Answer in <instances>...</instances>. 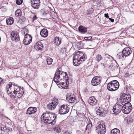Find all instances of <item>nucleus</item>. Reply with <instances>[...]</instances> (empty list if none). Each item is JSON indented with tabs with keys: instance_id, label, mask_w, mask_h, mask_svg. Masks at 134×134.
Listing matches in <instances>:
<instances>
[{
	"instance_id": "obj_1",
	"label": "nucleus",
	"mask_w": 134,
	"mask_h": 134,
	"mask_svg": "<svg viewBox=\"0 0 134 134\" xmlns=\"http://www.w3.org/2000/svg\"><path fill=\"white\" fill-rule=\"evenodd\" d=\"M20 87L15 85L14 83L10 82L7 85L6 90L10 97L19 98L23 95L22 93L19 92Z\"/></svg>"
},
{
	"instance_id": "obj_2",
	"label": "nucleus",
	"mask_w": 134,
	"mask_h": 134,
	"mask_svg": "<svg viewBox=\"0 0 134 134\" xmlns=\"http://www.w3.org/2000/svg\"><path fill=\"white\" fill-rule=\"evenodd\" d=\"M56 116L51 113H44L41 116V118L44 121L45 123L54 125L56 122Z\"/></svg>"
},
{
	"instance_id": "obj_3",
	"label": "nucleus",
	"mask_w": 134,
	"mask_h": 134,
	"mask_svg": "<svg viewBox=\"0 0 134 134\" xmlns=\"http://www.w3.org/2000/svg\"><path fill=\"white\" fill-rule=\"evenodd\" d=\"M86 55L81 52L79 51L75 54L73 58V63L75 66H77L81 62L84 61L87 59Z\"/></svg>"
},
{
	"instance_id": "obj_4",
	"label": "nucleus",
	"mask_w": 134,
	"mask_h": 134,
	"mask_svg": "<svg viewBox=\"0 0 134 134\" xmlns=\"http://www.w3.org/2000/svg\"><path fill=\"white\" fill-rule=\"evenodd\" d=\"M68 77L66 72L62 71L57 70L55 74L54 78V81L57 84L60 82Z\"/></svg>"
},
{
	"instance_id": "obj_5",
	"label": "nucleus",
	"mask_w": 134,
	"mask_h": 134,
	"mask_svg": "<svg viewBox=\"0 0 134 134\" xmlns=\"http://www.w3.org/2000/svg\"><path fill=\"white\" fill-rule=\"evenodd\" d=\"M119 84L116 80L111 81L107 85V88L109 91H113L117 90L119 88Z\"/></svg>"
},
{
	"instance_id": "obj_6",
	"label": "nucleus",
	"mask_w": 134,
	"mask_h": 134,
	"mask_svg": "<svg viewBox=\"0 0 134 134\" xmlns=\"http://www.w3.org/2000/svg\"><path fill=\"white\" fill-rule=\"evenodd\" d=\"M132 108L130 103L127 102L122 105V110L124 114H128L131 111Z\"/></svg>"
},
{
	"instance_id": "obj_7",
	"label": "nucleus",
	"mask_w": 134,
	"mask_h": 134,
	"mask_svg": "<svg viewBox=\"0 0 134 134\" xmlns=\"http://www.w3.org/2000/svg\"><path fill=\"white\" fill-rule=\"evenodd\" d=\"M106 130L105 125L103 124L100 123L96 127V131L98 134H103L105 132Z\"/></svg>"
},
{
	"instance_id": "obj_8",
	"label": "nucleus",
	"mask_w": 134,
	"mask_h": 134,
	"mask_svg": "<svg viewBox=\"0 0 134 134\" xmlns=\"http://www.w3.org/2000/svg\"><path fill=\"white\" fill-rule=\"evenodd\" d=\"M69 109L68 105L63 104L59 108V113L61 114H64L67 113L69 111Z\"/></svg>"
},
{
	"instance_id": "obj_9",
	"label": "nucleus",
	"mask_w": 134,
	"mask_h": 134,
	"mask_svg": "<svg viewBox=\"0 0 134 134\" xmlns=\"http://www.w3.org/2000/svg\"><path fill=\"white\" fill-rule=\"evenodd\" d=\"M10 38L13 41H19V36L18 33L15 31H12L10 34Z\"/></svg>"
},
{
	"instance_id": "obj_10",
	"label": "nucleus",
	"mask_w": 134,
	"mask_h": 134,
	"mask_svg": "<svg viewBox=\"0 0 134 134\" xmlns=\"http://www.w3.org/2000/svg\"><path fill=\"white\" fill-rule=\"evenodd\" d=\"M96 113L97 115L100 116H103L107 113V111L105 110L101 107H97L96 108Z\"/></svg>"
},
{
	"instance_id": "obj_11",
	"label": "nucleus",
	"mask_w": 134,
	"mask_h": 134,
	"mask_svg": "<svg viewBox=\"0 0 134 134\" xmlns=\"http://www.w3.org/2000/svg\"><path fill=\"white\" fill-rule=\"evenodd\" d=\"M122 106L120 104H116L113 109V112L116 113H119L122 110Z\"/></svg>"
},
{
	"instance_id": "obj_12",
	"label": "nucleus",
	"mask_w": 134,
	"mask_h": 134,
	"mask_svg": "<svg viewBox=\"0 0 134 134\" xmlns=\"http://www.w3.org/2000/svg\"><path fill=\"white\" fill-rule=\"evenodd\" d=\"M32 40V37L28 34H26L25 35L24 38L23 42L25 44L28 45L31 42Z\"/></svg>"
},
{
	"instance_id": "obj_13",
	"label": "nucleus",
	"mask_w": 134,
	"mask_h": 134,
	"mask_svg": "<svg viewBox=\"0 0 134 134\" xmlns=\"http://www.w3.org/2000/svg\"><path fill=\"white\" fill-rule=\"evenodd\" d=\"M69 79L68 77H67V79H65V80H63V81H61L58 83H57V85L58 86H61L62 87L64 88H66L68 87V83H69L68 80Z\"/></svg>"
},
{
	"instance_id": "obj_14",
	"label": "nucleus",
	"mask_w": 134,
	"mask_h": 134,
	"mask_svg": "<svg viewBox=\"0 0 134 134\" xmlns=\"http://www.w3.org/2000/svg\"><path fill=\"white\" fill-rule=\"evenodd\" d=\"M100 82V79L99 77L97 76L94 77L91 81L92 85L94 86H95L99 84Z\"/></svg>"
},
{
	"instance_id": "obj_15",
	"label": "nucleus",
	"mask_w": 134,
	"mask_h": 134,
	"mask_svg": "<svg viewBox=\"0 0 134 134\" xmlns=\"http://www.w3.org/2000/svg\"><path fill=\"white\" fill-rule=\"evenodd\" d=\"M31 6L35 9H38L40 5V0H31Z\"/></svg>"
},
{
	"instance_id": "obj_16",
	"label": "nucleus",
	"mask_w": 134,
	"mask_h": 134,
	"mask_svg": "<svg viewBox=\"0 0 134 134\" xmlns=\"http://www.w3.org/2000/svg\"><path fill=\"white\" fill-rule=\"evenodd\" d=\"M132 52L131 50L129 47L124 48L122 51V53L125 57H127Z\"/></svg>"
},
{
	"instance_id": "obj_17",
	"label": "nucleus",
	"mask_w": 134,
	"mask_h": 134,
	"mask_svg": "<svg viewBox=\"0 0 134 134\" xmlns=\"http://www.w3.org/2000/svg\"><path fill=\"white\" fill-rule=\"evenodd\" d=\"M127 96L128 98L127 97H124L123 98L120 99V104L121 105H124L125 103L129 102L130 101L131 99V97L130 95H128Z\"/></svg>"
},
{
	"instance_id": "obj_18",
	"label": "nucleus",
	"mask_w": 134,
	"mask_h": 134,
	"mask_svg": "<svg viewBox=\"0 0 134 134\" xmlns=\"http://www.w3.org/2000/svg\"><path fill=\"white\" fill-rule=\"evenodd\" d=\"M37 108L36 107H31L27 109L26 114H30L35 113L37 111Z\"/></svg>"
},
{
	"instance_id": "obj_19",
	"label": "nucleus",
	"mask_w": 134,
	"mask_h": 134,
	"mask_svg": "<svg viewBox=\"0 0 134 134\" xmlns=\"http://www.w3.org/2000/svg\"><path fill=\"white\" fill-rule=\"evenodd\" d=\"M97 100L94 96L90 97L88 100V103L91 105L92 106L96 104L97 103Z\"/></svg>"
},
{
	"instance_id": "obj_20",
	"label": "nucleus",
	"mask_w": 134,
	"mask_h": 134,
	"mask_svg": "<svg viewBox=\"0 0 134 134\" xmlns=\"http://www.w3.org/2000/svg\"><path fill=\"white\" fill-rule=\"evenodd\" d=\"M66 99L68 100L69 102L71 103H75L77 101L75 97L73 95H70L69 96H68Z\"/></svg>"
},
{
	"instance_id": "obj_21",
	"label": "nucleus",
	"mask_w": 134,
	"mask_h": 134,
	"mask_svg": "<svg viewBox=\"0 0 134 134\" xmlns=\"http://www.w3.org/2000/svg\"><path fill=\"white\" fill-rule=\"evenodd\" d=\"M43 44L41 42H38L36 43L35 46V48L37 50H42L43 48Z\"/></svg>"
},
{
	"instance_id": "obj_22",
	"label": "nucleus",
	"mask_w": 134,
	"mask_h": 134,
	"mask_svg": "<svg viewBox=\"0 0 134 134\" xmlns=\"http://www.w3.org/2000/svg\"><path fill=\"white\" fill-rule=\"evenodd\" d=\"M40 34L42 37H46L48 35V32L47 29L44 28L41 30Z\"/></svg>"
},
{
	"instance_id": "obj_23",
	"label": "nucleus",
	"mask_w": 134,
	"mask_h": 134,
	"mask_svg": "<svg viewBox=\"0 0 134 134\" xmlns=\"http://www.w3.org/2000/svg\"><path fill=\"white\" fill-rule=\"evenodd\" d=\"M61 39L60 38L58 37H56L54 39V45L56 46H59L61 43Z\"/></svg>"
},
{
	"instance_id": "obj_24",
	"label": "nucleus",
	"mask_w": 134,
	"mask_h": 134,
	"mask_svg": "<svg viewBox=\"0 0 134 134\" xmlns=\"http://www.w3.org/2000/svg\"><path fill=\"white\" fill-rule=\"evenodd\" d=\"M78 30L79 32L85 33L87 32V28L82 26H80L78 28Z\"/></svg>"
},
{
	"instance_id": "obj_25",
	"label": "nucleus",
	"mask_w": 134,
	"mask_h": 134,
	"mask_svg": "<svg viewBox=\"0 0 134 134\" xmlns=\"http://www.w3.org/2000/svg\"><path fill=\"white\" fill-rule=\"evenodd\" d=\"M56 106L52 102L49 103L47 105V108L50 110H52L54 109Z\"/></svg>"
},
{
	"instance_id": "obj_26",
	"label": "nucleus",
	"mask_w": 134,
	"mask_h": 134,
	"mask_svg": "<svg viewBox=\"0 0 134 134\" xmlns=\"http://www.w3.org/2000/svg\"><path fill=\"white\" fill-rule=\"evenodd\" d=\"M6 22L7 25H11L13 23L14 19L12 17L8 18L6 20Z\"/></svg>"
},
{
	"instance_id": "obj_27",
	"label": "nucleus",
	"mask_w": 134,
	"mask_h": 134,
	"mask_svg": "<svg viewBox=\"0 0 134 134\" xmlns=\"http://www.w3.org/2000/svg\"><path fill=\"white\" fill-rule=\"evenodd\" d=\"M21 11L19 9H17L15 12V15L16 17L21 16Z\"/></svg>"
},
{
	"instance_id": "obj_28",
	"label": "nucleus",
	"mask_w": 134,
	"mask_h": 134,
	"mask_svg": "<svg viewBox=\"0 0 134 134\" xmlns=\"http://www.w3.org/2000/svg\"><path fill=\"white\" fill-rule=\"evenodd\" d=\"M111 134H120V130L116 128L112 130L111 131Z\"/></svg>"
},
{
	"instance_id": "obj_29",
	"label": "nucleus",
	"mask_w": 134,
	"mask_h": 134,
	"mask_svg": "<svg viewBox=\"0 0 134 134\" xmlns=\"http://www.w3.org/2000/svg\"><path fill=\"white\" fill-rule=\"evenodd\" d=\"M92 127V123H89L87 125L85 131L86 130H88L87 132H88L89 133L91 131Z\"/></svg>"
},
{
	"instance_id": "obj_30",
	"label": "nucleus",
	"mask_w": 134,
	"mask_h": 134,
	"mask_svg": "<svg viewBox=\"0 0 134 134\" xmlns=\"http://www.w3.org/2000/svg\"><path fill=\"white\" fill-rule=\"evenodd\" d=\"M52 103H53V104L54 105H55L56 106H57V105L58 103V99L55 97L53 98L52 100Z\"/></svg>"
},
{
	"instance_id": "obj_31",
	"label": "nucleus",
	"mask_w": 134,
	"mask_h": 134,
	"mask_svg": "<svg viewBox=\"0 0 134 134\" xmlns=\"http://www.w3.org/2000/svg\"><path fill=\"white\" fill-rule=\"evenodd\" d=\"M47 63L48 65H51L52 63L53 59L50 58H48L46 59Z\"/></svg>"
},
{
	"instance_id": "obj_32",
	"label": "nucleus",
	"mask_w": 134,
	"mask_h": 134,
	"mask_svg": "<svg viewBox=\"0 0 134 134\" xmlns=\"http://www.w3.org/2000/svg\"><path fill=\"white\" fill-rule=\"evenodd\" d=\"M77 119L79 121H83V119L84 117L82 115L80 114L77 115Z\"/></svg>"
},
{
	"instance_id": "obj_33",
	"label": "nucleus",
	"mask_w": 134,
	"mask_h": 134,
	"mask_svg": "<svg viewBox=\"0 0 134 134\" xmlns=\"http://www.w3.org/2000/svg\"><path fill=\"white\" fill-rule=\"evenodd\" d=\"M102 58V57L100 55L98 54L96 56V60L98 62H99Z\"/></svg>"
},
{
	"instance_id": "obj_34",
	"label": "nucleus",
	"mask_w": 134,
	"mask_h": 134,
	"mask_svg": "<svg viewBox=\"0 0 134 134\" xmlns=\"http://www.w3.org/2000/svg\"><path fill=\"white\" fill-rule=\"evenodd\" d=\"M52 17L54 19H56L57 17V13L53 12L51 14Z\"/></svg>"
},
{
	"instance_id": "obj_35",
	"label": "nucleus",
	"mask_w": 134,
	"mask_h": 134,
	"mask_svg": "<svg viewBox=\"0 0 134 134\" xmlns=\"http://www.w3.org/2000/svg\"><path fill=\"white\" fill-rule=\"evenodd\" d=\"M124 56L123 54L122 53V52L119 53L117 55V57L119 59H122L123 58Z\"/></svg>"
},
{
	"instance_id": "obj_36",
	"label": "nucleus",
	"mask_w": 134,
	"mask_h": 134,
	"mask_svg": "<svg viewBox=\"0 0 134 134\" xmlns=\"http://www.w3.org/2000/svg\"><path fill=\"white\" fill-rule=\"evenodd\" d=\"M54 131L57 133H59L61 131L59 127H55L54 128Z\"/></svg>"
},
{
	"instance_id": "obj_37",
	"label": "nucleus",
	"mask_w": 134,
	"mask_h": 134,
	"mask_svg": "<svg viewBox=\"0 0 134 134\" xmlns=\"http://www.w3.org/2000/svg\"><path fill=\"white\" fill-rule=\"evenodd\" d=\"M16 2L18 5H20L22 3L23 0H16Z\"/></svg>"
},
{
	"instance_id": "obj_38",
	"label": "nucleus",
	"mask_w": 134,
	"mask_h": 134,
	"mask_svg": "<svg viewBox=\"0 0 134 134\" xmlns=\"http://www.w3.org/2000/svg\"><path fill=\"white\" fill-rule=\"evenodd\" d=\"M7 128L6 126H4L3 127H1V130L2 131H5L7 130Z\"/></svg>"
},
{
	"instance_id": "obj_39",
	"label": "nucleus",
	"mask_w": 134,
	"mask_h": 134,
	"mask_svg": "<svg viewBox=\"0 0 134 134\" xmlns=\"http://www.w3.org/2000/svg\"><path fill=\"white\" fill-rule=\"evenodd\" d=\"M87 12H88V13H87L89 14H92L93 12V10H92V9H89L88 11H87Z\"/></svg>"
},
{
	"instance_id": "obj_40",
	"label": "nucleus",
	"mask_w": 134,
	"mask_h": 134,
	"mask_svg": "<svg viewBox=\"0 0 134 134\" xmlns=\"http://www.w3.org/2000/svg\"><path fill=\"white\" fill-rule=\"evenodd\" d=\"M38 17H37L36 15H34L32 18V22H33L35 20H36Z\"/></svg>"
},
{
	"instance_id": "obj_41",
	"label": "nucleus",
	"mask_w": 134,
	"mask_h": 134,
	"mask_svg": "<svg viewBox=\"0 0 134 134\" xmlns=\"http://www.w3.org/2000/svg\"><path fill=\"white\" fill-rule=\"evenodd\" d=\"M92 38V37L91 36L89 37H84V39L86 41H87V40H90Z\"/></svg>"
},
{
	"instance_id": "obj_42",
	"label": "nucleus",
	"mask_w": 134,
	"mask_h": 134,
	"mask_svg": "<svg viewBox=\"0 0 134 134\" xmlns=\"http://www.w3.org/2000/svg\"><path fill=\"white\" fill-rule=\"evenodd\" d=\"M104 16L106 18H109V16L108 13L105 14H104Z\"/></svg>"
},
{
	"instance_id": "obj_43",
	"label": "nucleus",
	"mask_w": 134,
	"mask_h": 134,
	"mask_svg": "<svg viewBox=\"0 0 134 134\" xmlns=\"http://www.w3.org/2000/svg\"><path fill=\"white\" fill-rule=\"evenodd\" d=\"M109 19L111 22H114V19H112L110 18H109Z\"/></svg>"
},
{
	"instance_id": "obj_44",
	"label": "nucleus",
	"mask_w": 134,
	"mask_h": 134,
	"mask_svg": "<svg viewBox=\"0 0 134 134\" xmlns=\"http://www.w3.org/2000/svg\"><path fill=\"white\" fill-rule=\"evenodd\" d=\"M64 134H70V133H69V132H66Z\"/></svg>"
},
{
	"instance_id": "obj_45",
	"label": "nucleus",
	"mask_w": 134,
	"mask_h": 134,
	"mask_svg": "<svg viewBox=\"0 0 134 134\" xmlns=\"http://www.w3.org/2000/svg\"><path fill=\"white\" fill-rule=\"evenodd\" d=\"M127 97V98H128V97L127 96V97Z\"/></svg>"
},
{
	"instance_id": "obj_46",
	"label": "nucleus",
	"mask_w": 134,
	"mask_h": 134,
	"mask_svg": "<svg viewBox=\"0 0 134 134\" xmlns=\"http://www.w3.org/2000/svg\"><path fill=\"white\" fill-rule=\"evenodd\" d=\"M133 134H134V132Z\"/></svg>"
}]
</instances>
